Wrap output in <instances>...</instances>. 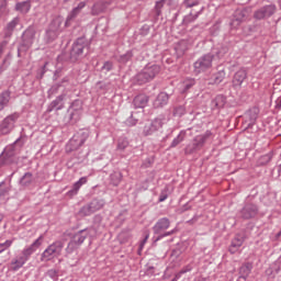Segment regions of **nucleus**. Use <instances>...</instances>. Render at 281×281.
Instances as JSON below:
<instances>
[{"label":"nucleus","mask_w":281,"mask_h":281,"mask_svg":"<svg viewBox=\"0 0 281 281\" xmlns=\"http://www.w3.org/2000/svg\"><path fill=\"white\" fill-rule=\"evenodd\" d=\"M61 85L60 83H55L53 85L49 90L47 91V95L49 99H52L53 95H56L60 89Z\"/></svg>","instance_id":"a18cd8bd"},{"label":"nucleus","mask_w":281,"mask_h":281,"mask_svg":"<svg viewBox=\"0 0 281 281\" xmlns=\"http://www.w3.org/2000/svg\"><path fill=\"white\" fill-rule=\"evenodd\" d=\"M19 23H21V19L19 16L7 23L5 27L3 29V38H12L14 30H16V25H19Z\"/></svg>","instance_id":"f3484780"},{"label":"nucleus","mask_w":281,"mask_h":281,"mask_svg":"<svg viewBox=\"0 0 281 281\" xmlns=\"http://www.w3.org/2000/svg\"><path fill=\"white\" fill-rule=\"evenodd\" d=\"M12 246V240H5L4 243L0 244V254H3L5 249Z\"/></svg>","instance_id":"4d7b16f0"},{"label":"nucleus","mask_w":281,"mask_h":281,"mask_svg":"<svg viewBox=\"0 0 281 281\" xmlns=\"http://www.w3.org/2000/svg\"><path fill=\"white\" fill-rule=\"evenodd\" d=\"M65 244L60 240H57L49 245L42 254V261L49 262L54 258H58L63 254Z\"/></svg>","instance_id":"0eeeda50"},{"label":"nucleus","mask_w":281,"mask_h":281,"mask_svg":"<svg viewBox=\"0 0 281 281\" xmlns=\"http://www.w3.org/2000/svg\"><path fill=\"white\" fill-rule=\"evenodd\" d=\"M186 113V105H175L172 109L173 117H183Z\"/></svg>","instance_id":"a19ab883"},{"label":"nucleus","mask_w":281,"mask_h":281,"mask_svg":"<svg viewBox=\"0 0 281 281\" xmlns=\"http://www.w3.org/2000/svg\"><path fill=\"white\" fill-rule=\"evenodd\" d=\"M43 245V235L40 236L33 244L22 250L21 265H25L30 260V256L34 254Z\"/></svg>","instance_id":"ddd939ff"},{"label":"nucleus","mask_w":281,"mask_h":281,"mask_svg":"<svg viewBox=\"0 0 281 281\" xmlns=\"http://www.w3.org/2000/svg\"><path fill=\"white\" fill-rule=\"evenodd\" d=\"M214 60V54L207 53L200 57L193 65L195 74H202V71H207L211 69L212 61Z\"/></svg>","instance_id":"9b49d317"},{"label":"nucleus","mask_w":281,"mask_h":281,"mask_svg":"<svg viewBox=\"0 0 281 281\" xmlns=\"http://www.w3.org/2000/svg\"><path fill=\"white\" fill-rule=\"evenodd\" d=\"M87 183V177L80 178L77 182L74 183L72 189L69 191L70 194H78V190Z\"/></svg>","instance_id":"72a5a7b5"},{"label":"nucleus","mask_w":281,"mask_h":281,"mask_svg":"<svg viewBox=\"0 0 281 281\" xmlns=\"http://www.w3.org/2000/svg\"><path fill=\"white\" fill-rule=\"evenodd\" d=\"M186 139V132L181 131L176 138L170 144V148H177L181 142Z\"/></svg>","instance_id":"ea45409f"},{"label":"nucleus","mask_w":281,"mask_h":281,"mask_svg":"<svg viewBox=\"0 0 281 281\" xmlns=\"http://www.w3.org/2000/svg\"><path fill=\"white\" fill-rule=\"evenodd\" d=\"M46 71H47V63L37 71L36 78L38 80H43V76H45Z\"/></svg>","instance_id":"5fc2aeb1"},{"label":"nucleus","mask_w":281,"mask_h":281,"mask_svg":"<svg viewBox=\"0 0 281 281\" xmlns=\"http://www.w3.org/2000/svg\"><path fill=\"white\" fill-rule=\"evenodd\" d=\"M8 40H4L0 43V58L3 56V52H5V47H8Z\"/></svg>","instance_id":"bf43d9fd"},{"label":"nucleus","mask_w":281,"mask_h":281,"mask_svg":"<svg viewBox=\"0 0 281 281\" xmlns=\"http://www.w3.org/2000/svg\"><path fill=\"white\" fill-rule=\"evenodd\" d=\"M170 95H172V93L160 92L154 100V109H164V106L168 104Z\"/></svg>","instance_id":"a211bd4d"},{"label":"nucleus","mask_w":281,"mask_h":281,"mask_svg":"<svg viewBox=\"0 0 281 281\" xmlns=\"http://www.w3.org/2000/svg\"><path fill=\"white\" fill-rule=\"evenodd\" d=\"M13 265H15V267L13 269H14V271H16V270L21 269V267H23V265H25V263H21V257H20L18 260H15L13 262Z\"/></svg>","instance_id":"e2e57ef3"},{"label":"nucleus","mask_w":281,"mask_h":281,"mask_svg":"<svg viewBox=\"0 0 281 281\" xmlns=\"http://www.w3.org/2000/svg\"><path fill=\"white\" fill-rule=\"evenodd\" d=\"M45 276L47 278H52L53 281H58V270L56 269H49Z\"/></svg>","instance_id":"09e8293b"},{"label":"nucleus","mask_w":281,"mask_h":281,"mask_svg":"<svg viewBox=\"0 0 281 281\" xmlns=\"http://www.w3.org/2000/svg\"><path fill=\"white\" fill-rule=\"evenodd\" d=\"M79 248H80V246L76 241L70 239V241L68 243V245L66 247L67 256H69L70 254H74L76 251V249H79Z\"/></svg>","instance_id":"c03bdc74"},{"label":"nucleus","mask_w":281,"mask_h":281,"mask_svg":"<svg viewBox=\"0 0 281 281\" xmlns=\"http://www.w3.org/2000/svg\"><path fill=\"white\" fill-rule=\"evenodd\" d=\"M166 199H168V193L161 192L158 201H159V203H164V201H166Z\"/></svg>","instance_id":"0e129e2a"},{"label":"nucleus","mask_w":281,"mask_h":281,"mask_svg":"<svg viewBox=\"0 0 281 281\" xmlns=\"http://www.w3.org/2000/svg\"><path fill=\"white\" fill-rule=\"evenodd\" d=\"M212 135V131L207 130L204 134L195 136L192 143L184 148V155H194V153L201 150L210 142Z\"/></svg>","instance_id":"20e7f679"},{"label":"nucleus","mask_w":281,"mask_h":281,"mask_svg":"<svg viewBox=\"0 0 281 281\" xmlns=\"http://www.w3.org/2000/svg\"><path fill=\"white\" fill-rule=\"evenodd\" d=\"M247 116L249 117V124L248 126H254L256 124V121L258 120V109L254 108L248 113Z\"/></svg>","instance_id":"58836bf2"},{"label":"nucleus","mask_w":281,"mask_h":281,"mask_svg":"<svg viewBox=\"0 0 281 281\" xmlns=\"http://www.w3.org/2000/svg\"><path fill=\"white\" fill-rule=\"evenodd\" d=\"M19 117H21L19 112H14L4 117L0 123V135H10V133L14 131Z\"/></svg>","instance_id":"6e6552de"},{"label":"nucleus","mask_w":281,"mask_h":281,"mask_svg":"<svg viewBox=\"0 0 281 281\" xmlns=\"http://www.w3.org/2000/svg\"><path fill=\"white\" fill-rule=\"evenodd\" d=\"M61 25H63V19L55 18L48 25V29L53 30V32H56L57 34H60V32H63V29L60 27Z\"/></svg>","instance_id":"473e14b6"},{"label":"nucleus","mask_w":281,"mask_h":281,"mask_svg":"<svg viewBox=\"0 0 281 281\" xmlns=\"http://www.w3.org/2000/svg\"><path fill=\"white\" fill-rule=\"evenodd\" d=\"M32 183H34V176L32 175V172L24 173V177L20 179V186H22L23 188H30Z\"/></svg>","instance_id":"2f4dec72"},{"label":"nucleus","mask_w":281,"mask_h":281,"mask_svg":"<svg viewBox=\"0 0 281 281\" xmlns=\"http://www.w3.org/2000/svg\"><path fill=\"white\" fill-rule=\"evenodd\" d=\"M113 70V61H105L101 67V71H112Z\"/></svg>","instance_id":"3c124183"},{"label":"nucleus","mask_w":281,"mask_h":281,"mask_svg":"<svg viewBox=\"0 0 281 281\" xmlns=\"http://www.w3.org/2000/svg\"><path fill=\"white\" fill-rule=\"evenodd\" d=\"M36 40V27L34 25L29 26L21 35V41L18 46V56L25 54L34 45Z\"/></svg>","instance_id":"f257e3e1"},{"label":"nucleus","mask_w":281,"mask_h":281,"mask_svg":"<svg viewBox=\"0 0 281 281\" xmlns=\"http://www.w3.org/2000/svg\"><path fill=\"white\" fill-rule=\"evenodd\" d=\"M161 71V66L154 64H148L145 66L140 72L136 75L137 85H146V82H150Z\"/></svg>","instance_id":"39448f33"},{"label":"nucleus","mask_w":281,"mask_h":281,"mask_svg":"<svg viewBox=\"0 0 281 281\" xmlns=\"http://www.w3.org/2000/svg\"><path fill=\"white\" fill-rule=\"evenodd\" d=\"M149 100L148 95L140 93L134 98L133 104L136 109H145V106H148Z\"/></svg>","instance_id":"b1692460"},{"label":"nucleus","mask_w":281,"mask_h":281,"mask_svg":"<svg viewBox=\"0 0 281 281\" xmlns=\"http://www.w3.org/2000/svg\"><path fill=\"white\" fill-rule=\"evenodd\" d=\"M65 98H67V94L61 93L55 100H53L47 108V113L65 109Z\"/></svg>","instance_id":"dca6fc26"},{"label":"nucleus","mask_w":281,"mask_h":281,"mask_svg":"<svg viewBox=\"0 0 281 281\" xmlns=\"http://www.w3.org/2000/svg\"><path fill=\"white\" fill-rule=\"evenodd\" d=\"M130 60H133V50H127L125 54L117 57V61L121 65H126V63H130Z\"/></svg>","instance_id":"c9c22d12"},{"label":"nucleus","mask_w":281,"mask_h":281,"mask_svg":"<svg viewBox=\"0 0 281 281\" xmlns=\"http://www.w3.org/2000/svg\"><path fill=\"white\" fill-rule=\"evenodd\" d=\"M191 269H192V266L189 265V266L182 268V269L180 270V273H181V274L188 273Z\"/></svg>","instance_id":"338daca9"},{"label":"nucleus","mask_w":281,"mask_h":281,"mask_svg":"<svg viewBox=\"0 0 281 281\" xmlns=\"http://www.w3.org/2000/svg\"><path fill=\"white\" fill-rule=\"evenodd\" d=\"M225 80V70H220L215 75H213V81L210 85H221Z\"/></svg>","instance_id":"e433bc0d"},{"label":"nucleus","mask_w":281,"mask_h":281,"mask_svg":"<svg viewBox=\"0 0 281 281\" xmlns=\"http://www.w3.org/2000/svg\"><path fill=\"white\" fill-rule=\"evenodd\" d=\"M247 80V70L245 69H239L238 71L235 72L233 77V87L235 89H240L243 87V82Z\"/></svg>","instance_id":"6ab92c4d"},{"label":"nucleus","mask_w":281,"mask_h":281,"mask_svg":"<svg viewBox=\"0 0 281 281\" xmlns=\"http://www.w3.org/2000/svg\"><path fill=\"white\" fill-rule=\"evenodd\" d=\"M104 200L93 199L90 203L79 210V216H91V214H95V212L102 210V207H104Z\"/></svg>","instance_id":"9d476101"},{"label":"nucleus","mask_w":281,"mask_h":281,"mask_svg":"<svg viewBox=\"0 0 281 281\" xmlns=\"http://www.w3.org/2000/svg\"><path fill=\"white\" fill-rule=\"evenodd\" d=\"M25 142H27V137L26 136H20L14 143H13V146L14 148H16V150L19 153H21V148L23 146H25Z\"/></svg>","instance_id":"37998d69"},{"label":"nucleus","mask_w":281,"mask_h":281,"mask_svg":"<svg viewBox=\"0 0 281 281\" xmlns=\"http://www.w3.org/2000/svg\"><path fill=\"white\" fill-rule=\"evenodd\" d=\"M274 109H276L277 111H280V110H281V95L276 100Z\"/></svg>","instance_id":"69168bd1"},{"label":"nucleus","mask_w":281,"mask_h":281,"mask_svg":"<svg viewBox=\"0 0 281 281\" xmlns=\"http://www.w3.org/2000/svg\"><path fill=\"white\" fill-rule=\"evenodd\" d=\"M19 149H16L13 144H11L4 148L2 157H4V159H12V157H14V155H19Z\"/></svg>","instance_id":"c756f323"},{"label":"nucleus","mask_w":281,"mask_h":281,"mask_svg":"<svg viewBox=\"0 0 281 281\" xmlns=\"http://www.w3.org/2000/svg\"><path fill=\"white\" fill-rule=\"evenodd\" d=\"M111 183L114 186H120L121 181H122V172L120 171H114L111 176Z\"/></svg>","instance_id":"79ce46f5"},{"label":"nucleus","mask_w":281,"mask_h":281,"mask_svg":"<svg viewBox=\"0 0 281 281\" xmlns=\"http://www.w3.org/2000/svg\"><path fill=\"white\" fill-rule=\"evenodd\" d=\"M194 85H195L194 79H189V80L184 81L183 82L184 91H188V90L192 89V87H194Z\"/></svg>","instance_id":"603ef678"},{"label":"nucleus","mask_w":281,"mask_h":281,"mask_svg":"<svg viewBox=\"0 0 281 281\" xmlns=\"http://www.w3.org/2000/svg\"><path fill=\"white\" fill-rule=\"evenodd\" d=\"M161 126H164V120L157 117L154 121H151L149 124L145 125L143 133L146 136L153 135V133H157V131H159Z\"/></svg>","instance_id":"2eb2a0df"},{"label":"nucleus","mask_w":281,"mask_h":281,"mask_svg":"<svg viewBox=\"0 0 281 281\" xmlns=\"http://www.w3.org/2000/svg\"><path fill=\"white\" fill-rule=\"evenodd\" d=\"M109 5H111V2H106V1H98L93 4L92 9H91V14L93 16H98V14H102V12H104V10H106V8H109Z\"/></svg>","instance_id":"393cba45"},{"label":"nucleus","mask_w":281,"mask_h":281,"mask_svg":"<svg viewBox=\"0 0 281 281\" xmlns=\"http://www.w3.org/2000/svg\"><path fill=\"white\" fill-rule=\"evenodd\" d=\"M245 19H247V10L237 9L234 13V20L231 22V27H238Z\"/></svg>","instance_id":"4be33fe9"},{"label":"nucleus","mask_w":281,"mask_h":281,"mask_svg":"<svg viewBox=\"0 0 281 281\" xmlns=\"http://www.w3.org/2000/svg\"><path fill=\"white\" fill-rule=\"evenodd\" d=\"M175 52L178 58H181L188 52V41L181 40L175 44Z\"/></svg>","instance_id":"bb28decb"},{"label":"nucleus","mask_w":281,"mask_h":281,"mask_svg":"<svg viewBox=\"0 0 281 281\" xmlns=\"http://www.w3.org/2000/svg\"><path fill=\"white\" fill-rule=\"evenodd\" d=\"M199 218H201V215H194L191 220L187 221V225H194L199 223Z\"/></svg>","instance_id":"052dcab7"},{"label":"nucleus","mask_w":281,"mask_h":281,"mask_svg":"<svg viewBox=\"0 0 281 281\" xmlns=\"http://www.w3.org/2000/svg\"><path fill=\"white\" fill-rule=\"evenodd\" d=\"M170 228V220L168 217L159 218L153 227L154 234L157 236L154 243H158L161 238H166V236H172V234H177V228L166 232V229Z\"/></svg>","instance_id":"7ed1b4c3"},{"label":"nucleus","mask_w":281,"mask_h":281,"mask_svg":"<svg viewBox=\"0 0 281 281\" xmlns=\"http://www.w3.org/2000/svg\"><path fill=\"white\" fill-rule=\"evenodd\" d=\"M31 8H32V3L30 2V0L18 2L15 4V11L21 12V14H27Z\"/></svg>","instance_id":"c85d7f7f"},{"label":"nucleus","mask_w":281,"mask_h":281,"mask_svg":"<svg viewBox=\"0 0 281 281\" xmlns=\"http://www.w3.org/2000/svg\"><path fill=\"white\" fill-rule=\"evenodd\" d=\"M68 111L70 112L69 123L76 124L82 115V100L77 99V100L72 101Z\"/></svg>","instance_id":"f8f14e48"},{"label":"nucleus","mask_w":281,"mask_h":281,"mask_svg":"<svg viewBox=\"0 0 281 281\" xmlns=\"http://www.w3.org/2000/svg\"><path fill=\"white\" fill-rule=\"evenodd\" d=\"M226 53H227V47H222V48L216 53V56H217V58H223Z\"/></svg>","instance_id":"680f3d73"},{"label":"nucleus","mask_w":281,"mask_h":281,"mask_svg":"<svg viewBox=\"0 0 281 281\" xmlns=\"http://www.w3.org/2000/svg\"><path fill=\"white\" fill-rule=\"evenodd\" d=\"M276 4H268L265 5L254 13V18L257 19V21H262V19H269V16H273L276 14Z\"/></svg>","instance_id":"4468645a"},{"label":"nucleus","mask_w":281,"mask_h":281,"mask_svg":"<svg viewBox=\"0 0 281 281\" xmlns=\"http://www.w3.org/2000/svg\"><path fill=\"white\" fill-rule=\"evenodd\" d=\"M258 212H260L258 204L254 202H245L244 206L238 212V216L239 218H243V221H251V218L258 216Z\"/></svg>","instance_id":"1a4fd4ad"},{"label":"nucleus","mask_w":281,"mask_h":281,"mask_svg":"<svg viewBox=\"0 0 281 281\" xmlns=\"http://www.w3.org/2000/svg\"><path fill=\"white\" fill-rule=\"evenodd\" d=\"M271 159H273V155H271V154L261 156L259 158V166H267V164H269V161H271Z\"/></svg>","instance_id":"49530a36"},{"label":"nucleus","mask_w":281,"mask_h":281,"mask_svg":"<svg viewBox=\"0 0 281 281\" xmlns=\"http://www.w3.org/2000/svg\"><path fill=\"white\" fill-rule=\"evenodd\" d=\"M85 5H87L86 2H80L76 8L71 10L66 19L65 27H69V25H71V22L74 21V19H76V16H78V14H80V11L82 10V8H85Z\"/></svg>","instance_id":"5701e85b"},{"label":"nucleus","mask_w":281,"mask_h":281,"mask_svg":"<svg viewBox=\"0 0 281 281\" xmlns=\"http://www.w3.org/2000/svg\"><path fill=\"white\" fill-rule=\"evenodd\" d=\"M243 243H245V237H243V235H236L228 247L229 254H238V251H240V247H243Z\"/></svg>","instance_id":"412c9836"},{"label":"nucleus","mask_w":281,"mask_h":281,"mask_svg":"<svg viewBox=\"0 0 281 281\" xmlns=\"http://www.w3.org/2000/svg\"><path fill=\"white\" fill-rule=\"evenodd\" d=\"M251 269H254V266L249 262L243 265L239 268V278H243V280H247L249 278V273H251Z\"/></svg>","instance_id":"7c9ffc66"},{"label":"nucleus","mask_w":281,"mask_h":281,"mask_svg":"<svg viewBox=\"0 0 281 281\" xmlns=\"http://www.w3.org/2000/svg\"><path fill=\"white\" fill-rule=\"evenodd\" d=\"M184 8H194V5H199V0H184Z\"/></svg>","instance_id":"864d4df0"},{"label":"nucleus","mask_w":281,"mask_h":281,"mask_svg":"<svg viewBox=\"0 0 281 281\" xmlns=\"http://www.w3.org/2000/svg\"><path fill=\"white\" fill-rule=\"evenodd\" d=\"M148 32H150V26L144 25V26L142 27V34H147Z\"/></svg>","instance_id":"774afa93"},{"label":"nucleus","mask_w":281,"mask_h":281,"mask_svg":"<svg viewBox=\"0 0 281 281\" xmlns=\"http://www.w3.org/2000/svg\"><path fill=\"white\" fill-rule=\"evenodd\" d=\"M89 139V130H80L77 132L66 146L67 153H74L85 145V142Z\"/></svg>","instance_id":"423d86ee"},{"label":"nucleus","mask_w":281,"mask_h":281,"mask_svg":"<svg viewBox=\"0 0 281 281\" xmlns=\"http://www.w3.org/2000/svg\"><path fill=\"white\" fill-rule=\"evenodd\" d=\"M8 192H10V189L8 187H4L2 182L0 184V199H3V196H7Z\"/></svg>","instance_id":"13d9d810"},{"label":"nucleus","mask_w":281,"mask_h":281,"mask_svg":"<svg viewBox=\"0 0 281 281\" xmlns=\"http://www.w3.org/2000/svg\"><path fill=\"white\" fill-rule=\"evenodd\" d=\"M164 5H166V0L156 1L154 8V14L156 19H159V16H161V10H164Z\"/></svg>","instance_id":"4c0bfd02"},{"label":"nucleus","mask_w":281,"mask_h":281,"mask_svg":"<svg viewBox=\"0 0 281 281\" xmlns=\"http://www.w3.org/2000/svg\"><path fill=\"white\" fill-rule=\"evenodd\" d=\"M126 148H128V139H126V138L119 139L117 149L119 150H126Z\"/></svg>","instance_id":"8fccbe9b"},{"label":"nucleus","mask_w":281,"mask_h":281,"mask_svg":"<svg viewBox=\"0 0 281 281\" xmlns=\"http://www.w3.org/2000/svg\"><path fill=\"white\" fill-rule=\"evenodd\" d=\"M12 100V91L10 89L0 92V113L5 111L10 106V101Z\"/></svg>","instance_id":"aec40b11"},{"label":"nucleus","mask_w":281,"mask_h":281,"mask_svg":"<svg viewBox=\"0 0 281 281\" xmlns=\"http://www.w3.org/2000/svg\"><path fill=\"white\" fill-rule=\"evenodd\" d=\"M138 120L133 116V114L125 121L126 126L137 125Z\"/></svg>","instance_id":"6e6d98bb"},{"label":"nucleus","mask_w":281,"mask_h":281,"mask_svg":"<svg viewBox=\"0 0 281 281\" xmlns=\"http://www.w3.org/2000/svg\"><path fill=\"white\" fill-rule=\"evenodd\" d=\"M89 236V231L87 228L81 229L77 232L75 235H72L71 239L74 243H76L79 247L87 240V237Z\"/></svg>","instance_id":"a878e982"},{"label":"nucleus","mask_w":281,"mask_h":281,"mask_svg":"<svg viewBox=\"0 0 281 281\" xmlns=\"http://www.w3.org/2000/svg\"><path fill=\"white\" fill-rule=\"evenodd\" d=\"M227 104V98L223 94L216 95L212 101H211V106L212 109H223Z\"/></svg>","instance_id":"cd10ccee"},{"label":"nucleus","mask_w":281,"mask_h":281,"mask_svg":"<svg viewBox=\"0 0 281 281\" xmlns=\"http://www.w3.org/2000/svg\"><path fill=\"white\" fill-rule=\"evenodd\" d=\"M195 19H199V14L190 13L189 15L184 16L182 23H183V25H190V23H194Z\"/></svg>","instance_id":"de8ad7c7"},{"label":"nucleus","mask_w":281,"mask_h":281,"mask_svg":"<svg viewBox=\"0 0 281 281\" xmlns=\"http://www.w3.org/2000/svg\"><path fill=\"white\" fill-rule=\"evenodd\" d=\"M85 49H89V40L85 36L78 37L70 49V63H78V60L85 56Z\"/></svg>","instance_id":"f03ea898"},{"label":"nucleus","mask_w":281,"mask_h":281,"mask_svg":"<svg viewBox=\"0 0 281 281\" xmlns=\"http://www.w3.org/2000/svg\"><path fill=\"white\" fill-rule=\"evenodd\" d=\"M59 35H60L59 33L48 27L46 30L45 41L46 43H54V41H56Z\"/></svg>","instance_id":"f704fd0d"}]
</instances>
